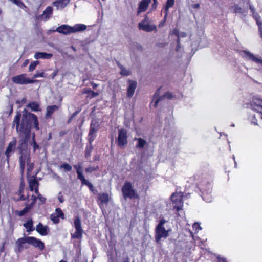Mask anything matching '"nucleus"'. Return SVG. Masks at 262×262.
<instances>
[{
	"label": "nucleus",
	"instance_id": "cd10ccee",
	"mask_svg": "<svg viewBox=\"0 0 262 262\" xmlns=\"http://www.w3.org/2000/svg\"><path fill=\"white\" fill-rule=\"evenodd\" d=\"M230 10L234 13H242V9L238 5H234L231 8Z\"/></svg>",
	"mask_w": 262,
	"mask_h": 262
},
{
	"label": "nucleus",
	"instance_id": "dca6fc26",
	"mask_svg": "<svg viewBox=\"0 0 262 262\" xmlns=\"http://www.w3.org/2000/svg\"><path fill=\"white\" fill-rule=\"evenodd\" d=\"M98 129V125L97 123L93 121L91 125L90 130L89 132V140L92 141L95 136V134Z\"/></svg>",
	"mask_w": 262,
	"mask_h": 262
},
{
	"label": "nucleus",
	"instance_id": "39448f33",
	"mask_svg": "<svg viewBox=\"0 0 262 262\" xmlns=\"http://www.w3.org/2000/svg\"><path fill=\"white\" fill-rule=\"evenodd\" d=\"M139 29L145 32L157 31V26L150 23V21L147 15L144 19L138 24Z\"/></svg>",
	"mask_w": 262,
	"mask_h": 262
},
{
	"label": "nucleus",
	"instance_id": "b1692460",
	"mask_svg": "<svg viewBox=\"0 0 262 262\" xmlns=\"http://www.w3.org/2000/svg\"><path fill=\"white\" fill-rule=\"evenodd\" d=\"M83 93L87 94L88 95V97H89L90 98L96 97L99 95V93L94 92L90 89L83 90Z\"/></svg>",
	"mask_w": 262,
	"mask_h": 262
},
{
	"label": "nucleus",
	"instance_id": "e433bc0d",
	"mask_svg": "<svg viewBox=\"0 0 262 262\" xmlns=\"http://www.w3.org/2000/svg\"><path fill=\"white\" fill-rule=\"evenodd\" d=\"M33 77H34V78L45 77L46 74L43 72H36Z\"/></svg>",
	"mask_w": 262,
	"mask_h": 262
},
{
	"label": "nucleus",
	"instance_id": "412c9836",
	"mask_svg": "<svg viewBox=\"0 0 262 262\" xmlns=\"http://www.w3.org/2000/svg\"><path fill=\"white\" fill-rule=\"evenodd\" d=\"M29 187L31 191L35 190L36 194L38 193V182L34 179H32L29 180Z\"/></svg>",
	"mask_w": 262,
	"mask_h": 262
},
{
	"label": "nucleus",
	"instance_id": "bb28decb",
	"mask_svg": "<svg viewBox=\"0 0 262 262\" xmlns=\"http://www.w3.org/2000/svg\"><path fill=\"white\" fill-rule=\"evenodd\" d=\"M24 226L26 228L27 232H30L34 230L32 220L28 221L24 224Z\"/></svg>",
	"mask_w": 262,
	"mask_h": 262
},
{
	"label": "nucleus",
	"instance_id": "f257e3e1",
	"mask_svg": "<svg viewBox=\"0 0 262 262\" xmlns=\"http://www.w3.org/2000/svg\"><path fill=\"white\" fill-rule=\"evenodd\" d=\"M21 114L17 113L13 122V126L16 125V130L19 135H24L25 140L28 137L30 132V125L33 124L36 130H39L38 122L37 117L33 114L28 113L23 116L22 122L19 126Z\"/></svg>",
	"mask_w": 262,
	"mask_h": 262
},
{
	"label": "nucleus",
	"instance_id": "e2e57ef3",
	"mask_svg": "<svg viewBox=\"0 0 262 262\" xmlns=\"http://www.w3.org/2000/svg\"><path fill=\"white\" fill-rule=\"evenodd\" d=\"M203 199L205 200V196H203Z\"/></svg>",
	"mask_w": 262,
	"mask_h": 262
},
{
	"label": "nucleus",
	"instance_id": "13d9d810",
	"mask_svg": "<svg viewBox=\"0 0 262 262\" xmlns=\"http://www.w3.org/2000/svg\"><path fill=\"white\" fill-rule=\"evenodd\" d=\"M19 199H20V200H25V196H24V195H20V198H19Z\"/></svg>",
	"mask_w": 262,
	"mask_h": 262
},
{
	"label": "nucleus",
	"instance_id": "a19ab883",
	"mask_svg": "<svg viewBox=\"0 0 262 262\" xmlns=\"http://www.w3.org/2000/svg\"><path fill=\"white\" fill-rule=\"evenodd\" d=\"M33 167H34V165L33 163H28L27 164V171H28V173H29V172H30L31 171V170L33 169Z\"/></svg>",
	"mask_w": 262,
	"mask_h": 262
},
{
	"label": "nucleus",
	"instance_id": "de8ad7c7",
	"mask_svg": "<svg viewBox=\"0 0 262 262\" xmlns=\"http://www.w3.org/2000/svg\"><path fill=\"white\" fill-rule=\"evenodd\" d=\"M95 169L92 167H88L86 168L85 171L87 172H91L92 171H94Z\"/></svg>",
	"mask_w": 262,
	"mask_h": 262
},
{
	"label": "nucleus",
	"instance_id": "f704fd0d",
	"mask_svg": "<svg viewBox=\"0 0 262 262\" xmlns=\"http://www.w3.org/2000/svg\"><path fill=\"white\" fill-rule=\"evenodd\" d=\"M146 144V141L141 139V138H139L138 139V144H137V146L140 147V148H142Z\"/></svg>",
	"mask_w": 262,
	"mask_h": 262
},
{
	"label": "nucleus",
	"instance_id": "c85d7f7f",
	"mask_svg": "<svg viewBox=\"0 0 262 262\" xmlns=\"http://www.w3.org/2000/svg\"><path fill=\"white\" fill-rule=\"evenodd\" d=\"M99 198L100 200L102 203H107L109 201V200H110V196H109L108 194H105V193L100 194L99 195Z\"/></svg>",
	"mask_w": 262,
	"mask_h": 262
},
{
	"label": "nucleus",
	"instance_id": "69168bd1",
	"mask_svg": "<svg viewBox=\"0 0 262 262\" xmlns=\"http://www.w3.org/2000/svg\"><path fill=\"white\" fill-rule=\"evenodd\" d=\"M203 199L205 200V196H203Z\"/></svg>",
	"mask_w": 262,
	"mask_h": 262
},
{
	"label": "nucleus",
	"instance_id": "7ed1b4c3",
	"mask_svg": "<svg viewBox=\"0 0 262 262\" xmlns=\"http://www.w3.org/2000/svg\"><path fill=\"white\" fill-rule=\"evenodd\" d=\"M122 193L125 198L138 199L139 195L135 190L133 188L130 182L125 183L122 188Z\"/></svg>",
	"mask_w": 262,
	"mask_h": 262
},
{
	"label": "nucleus",
	"instance_id": "6ab92c4d",
	"mask_svg": "<svg viewBox=\"0 0 262 262\" xmlns=\"http://www.w3.org/2000/svg\"><path fill=\"white\" fill-rule=\"evenodd\" d=\"M36 230L41 235H46L48 234V228L46 226H43L39 223L36 228Z\"/></svg>",
	"mask_w": 262,
	"mask_h": 262
},
{
	"label": "nucleus",
	"instance_id": "c9c22d12",
	"mask_svg": "<svg viewBox=\"0 0 262 262\" xmlns=\"http://www.w3.org/2000/svg\"><path fill=\"white\" fill-rule=\"evenodd\" d=\"M66 171H71L72 170V166L68 163H64L61 166Z\"/></svg>",
	"mask_w": 262,
	"mask_h": 262
},
{
	"label": "nucleus",
	"instance_id": "8fccbe9b",
	"mask_svg": "<svg viewBox=\"0 0 262 262\" xmlns=\"http://www.w3.org/2000/svg\"><path fill=\"white\" fill-rule=\"evenodd\" d=\"M58 73L57 70H55L52 74V79H54V78L57 75Z\"/></svg>",
	"mask_w": 262,
	"mask_h": 262
},
{
	"label": "nucleus",
	"instance_id": "864d4df0",
	"mask_svg": "<svg viewBox=\"0 0 262 262\" xmlns=\"http://www.w3.org/2000/svg\"><path fill=\"white\" fill-rule=\"evenodd\" d=\"M164 23H165V21H161V22H160V23H159V24L158 26H159V27H162V26L164 25Z\"/></svg>",
	"mask_w": 262,
	"mask_h": 262
},
{
	"label": "nucleus",
	"instance_id": "4d7b16f0",
	"mask_svg": "<svg viewBox=\"0 0 262 262\" xmlns=\"http://www.w3.org/2000/svg\"><path fill=\"white\" fill-rule=\"evenodd\" d=\"M220 262H227L226 260L224 258H220L219 259Z\"/></svg>",
	"mask_w": 262,
	"mask_h": 262
},
{
	"label": "nucleus",
	"instance_id": "0eeeda50",
	"mask_svg": "<svg viewBox=\"0 0 262 262\" xmlns=\"http://www.w3.org/2000/svg\"><path fill=\"white\" fill-rule=\"evenodd\" d=\"M74 227L76 231L72 234V237L74 238H80L82 234V230L81 227V222L79 217H77L74 221Z\"/></svg>",
	"mask_w": 262,
	"mask_h": 262
},
{
	"label": "nucleus",
	"instance_id": "ea45409f",
	"mask_svg": "<svg viewBox=\"0 0 262 262\" xmlns=\"http://www.w3.org/2000/svg\"><path fill=\"white\" fill-rule=\"evenodd\" d=\"M160 101V99L159 98H157L155 100H154L151 103V107H153L154 108H156L158 104V103Z\"/></svg>",
	"mask_w": 262,
	"mask_h": 262
},
{
	"label": "nucleus",
	"instance_id": "a18cd8bd",
	"mask_svg": "<svg viewBox=\"0 0 262 262\" xmlns=\"http://www.w3.org/2000/svg\"><path fill=\"white\" fill-rule=\"evenodd\" d=\"M20 167L21 169L22 170H24V166H25V162H23V157L21 156L20 159Z\"/></svg>",
	"mask_w": 262,
	"mask_h": 262
},
{
	"label": "nucleus",
	"instance_id": "2f4dec72",
	"mask_svg": "<svg viewBox=\"0 0 262 262\" xmlns=\"http://www.w3.org/2000/svg\"><path fill=\"white\" fill-rule=\"evenodd\" d=\"M74 168L76 169L78 174V178L82 176V168L81 164H77L74 166Z\"/></svg>",
	"mask_w": 262,
	"mask_h": 262
},
{
	"label": "nucleus",
	"instance_id": "7c9ffc66",
	"mask_svg": "<svg viewBox=\"0 0 262 262\" xmlns=\"http://www.w3.org/2000/svg\"><path fill=\"white\" fill-rule=\"evenodd\" d=\"M120 73L122 75L128 76V75H130L131 72L129 70L125 69V68H124L122 66H120Z\"/></svg>",
	"mask_w": 262,
	"mask_h": 262
},
{
	"label": "nucleus",
	"instance_id": "5fc2aeb1",
	"mask_svg": "<svg viewBox=\"0 0 262 262\" xmlns=\"http://www.w3.org/2000/svg\"><path fill=\"white\" fill-rule=\"evenodd\" d=\"M165 96L166 97H168V98H170L171 97V94L170 93H167L166 95H165Z\"/></svg>",
	"mask_w": 262,
	"mask_h": 262
},
{
	"label": "nucleus",
	"instance_id": "2eb2a0df",
	"mask_svg": "<svg viewBox=\"0 0 262 262\" xmlns=\"http://www.w3.org/2000/svg\"><path fill=\"white\" fill-rule=\"evenodd\" d=\"M151 0H142L139 4V7L137 11L138 14L144 12L147 8Z\"/></svg>",
	"mask_w": 262,
	"mask_h": 262
},
{
	"label": "nucleus",
	"instance_id": "72a5a7b5",
	"mask_svg": "<svg viewBox=\"0 0 262 262\" xmlns=\"http://www.w3.org/2000/svg\"><path fill=\"white\" fill-rule=\"evenodd\" d=\"M38 64H39V61H35L32 62L29 67V71L30 72L33 71L35 69L37 65H38Z\"/></svg>",
	"mask_w": 262,
	"mask_h": 262
},
{
	"label": "nucleus",
	"instance_id": "ddd939ff",
	"mask_svg": "<svg viewBox=\"0 0 262 262\" xmlns=\"http://www.w3.org/2000/svg\"><path fill=\"white\" fill-rule=\"evenodd\" d=\"M59 217L63 219L64 215L62 210L58 208L56 209L55 213L51 215V220L54 223H57L59 221Z\"/></svg>",
	"mask_w": 262,
	"mask_h": 262
},
{
	"label": "nucleus",
	"instance_id": "423d86ee",
	"mask_svg": "<svg viewBox=\"0 0 262 262\" xmlns=\"http://www.w3.org/2000/svg\"><path fill=\"white\" fill-rule=\"evenodd\" d=\"M12 80L14 83L18 84H27L33 83L35 82L34 80L27 78L26 74H22L12 77Z\"/></svg>",
	"mask_w": 262,
	"mask_h": 262
},
{
	"label": "nucleus",
	"instance_id": "4be33fe9",
	"mask_svg": "<svg viewBox=\"0 0 262 262\" xmlns=\"http://www.w3.org/2000/svg\"><path fill=\"white\" fill-rule=\"evenodd\" d=\"M53 8L51 7H48L43 11L42 15V19L44 20H47L52 14Z\"/></svg>",
	"mask_w": 262,
	"mask_h": 262
},
{
	"label": "nucleus",
	"instance_id": "5701e85b",
	"mask_svg": "<svg viewBox=\"0 0 262 262\" xmlns=\"http://www.w3.org/2000/svg\"><path fill=\"white\" fill-rule=\"evenodd\" d=\"M16 141L14 139L11 142H10L9 144V145L6 150V155L7 157L10 156V154L14 150L15 148Z\"/></svg>",
	"mask_w": 262,
	"mask_h": 262
},
{
	"label": "nucleus",
	"instance_id": "9d476101",
	"mask_svg": "<svg viewBox=\"0 0 262 262\" xmlns=\"http://www.w3.org/2000/svg\"><path fill=\"white\" fill-rule=\"evenodd\" d=\"M28 244L32 245L34 247L37 248L39 250H43L44 249V244L40 240L34 237H30V238L28 239Z\"/></svg>",
	"mask_w": 262,
	"mask_h": 262
},
{
	"label": "nucleus",
	"instance_id": "052dcab7",
	"mask_svg": "<svg viewBox=\"0 0 262 262\" xmlns=\"http://www.w3.org/2000/svg\"><path fill=\"white\" fill-rule=\"evenodd\" d=\"M93 88H96L97 86V85L96 84H95V83H93Z\"/></svg>",
	"mask_w": 262,
	"mask_h": 262
},
{
	"label": "nucleus",
	"instance_id": "473e14b6",
	"mask_svg": "<svg viewBox=\"0 0 262 262\" xmlns=\"http://www.w3.org/2000/svg\"><path fill=\"white\" fill-rule=\"evenodd\" d=\"M29 106L34 111H40L39 104L37 103H31L29 104Z\"/></svg>",
	"mask_w": 262,
	"mask_h": 262
},
{
	"label": "nucleus",
	"instance_id": "c03bdc74",
	"mask_svg": "<svg viewBox=\"0 0 262 262\" xmlns=\"http://www.w3.org/2000/svg\"><path fill=\"white\" fill-rule=\"evenodd\" d=\"M33 146L34 148V150H35L36 149L38 148V146L37 143L34 141V135L33 136Z\"/></svg>",
	"mask_w": 262,
	"mask_h": 262
},
{
	"label": "nucleus",
	"instance_id": "0e129e2a",
	"mask_svg": "<svg viewBox=\"0 0 262 262\" xmlns=\"http://www.w3.org/2000/svg\"><path fill=\"white\" fill-rule=\"evenodd\" d=\"M203 199L205 200V196H203Z\"/></svg>",
	"mask_w": 262,
	"mask_h": 262
},
{
	"label": "nucleus",
	"instance_id": "f03ea898",
	"mask_svg": "<svg viewBox=\"0 0 262 262\" xmlns=\"http://www.w3.org/2000/svg\"><path fill=\"white\" fill-rule=\"evenodd\" d=\"M167 221L165 219L160 220L158 225L156 228L155 240L157 243H159L162 238H166L169 236V233L171 231L170 228L166 229L164 225L167 223Z\"/></svg>",
	"mask_w": 262,
	"mask_h": 262
},
{
	"label": "nucleus",
	"instance_id": "393cba45",
	"mask_svg": "<svg viewBox=\"0 0 262 262\" xmlns=\"http://www.w3.org/2000/svg\"><path fill=\"white\" fill-rule=\"evenodd\" d=\"M58 107L57 105H54L52 106H49L47 108V116H50L52 113L58 110Z\"/></svg>",
	"mask_w": 262,
	"mask_h": 262
},
{
	"label": "nucleus",
	"instance_id": "1a4fd4ad",
	"mask_svg": "<svg viewBox=\"0 0 262 262\" xmlns=\"http://www.w3.org/2000/svg\"><path fill=\"white\" fill-rule=\"evenodd\" d=\"M127 132L123 129L119 130L118 137V144L119 146L124 147L127 144Z\"/></svg>",
	"mask_w": 262,
	"mask_h": 262
},
{
	"label": "nucleus",
	"instance_id": "f8f14e48",
	"mask_svg": "<svg viewBox=\"0 0 262 262\" xmlns=\"http://www.w3.org/2000/svg\"><path fill=\"white\" fill-rule=\"evenodd\" d=\"M137 87V82L134 80H128L127 89V96L128 97H132L134 94Z\"/></svg>",
	"mask_w": 262,
	"mask_h": 262
},
{
	"label": "nucleus",
	"instance_id": "58836bf2",
	"mask_svg": "<svg viewBox=\"0 0 262 262\" xmlns=\"http://www.w3.org/2000/svg\"><path fill=\"white\" fill-rule=\"evenodd\" d=\"M78 179L81 181L82 184L83 185L88 186L90 183V182L84 178L83 176L79 177Z\"/></svg>",
	"mask_w": 262,
	"mask_h": 262
},
{
	"label": "nucleus",
	"instance_id": "79ce46f5",
	"mask_svg": "<svg viewBox=\"0 0 262 262\" xmlns=\"http://www.w3.org/2000/svg\"><path fill=\"white\" fill-rule=\"evenodd\" d=\"M37 198L40 201L41 203H44L46 201V198L40 194H38Z\"/></svg>",
	"mask_w": 262,
	"mask_h": 262
},
{
	"label": "nucleus",
	"instance_id": "4c0bfd02",
	"mask_svg": "<svg viewBox=\"0 0 262 262\" xmlns=\"http://www.w3.org/2000/svg\"><path fill=\"white\" fill-rule=\"evenodd\" d=\"M193 228L196 232H199L200 230L202 229V228L201 227L200 224L198 223H195L193 225Z\"/></svg>",
	"mask_w": 262,
	"mask_h": 262
},
{
	"label": "nucleus",
	"instance_id": "aec40b11",
	"mask_svg": "<svg viewBox=\"0 0 262 262\" xmlns=\"http://www.w3.org/2000/svg\"><path fill=\"white\" fill-rule=\"evenodd\" d=\"M87 26L84 24H76L73 26H72V33H76L77 32H81L84 31L86 29Z\"/></svg>",
	"mask_w": 262,
	"mask_h": 262
},
{
	"label": "nucleus",
	"instance_id": "6e6552de",
	"mask_svg": "<svg viewBox=\"0 0 262 262\" xmlns=\"http://www.w3.org/2000/svg\"><path fill=\"white\" fill-rule=\"evenodd\" d=\"M242 55L246 59L254 62L262 67V59L260 58L255 56L254 55L246 51H243Z\"/></svg>",
	"mask_w": 262,
	"mask_h": 262
},
{
	"label": "nucleus",
	"instance_id": "c756f323",
	"mask_svg": "<svg viewBox=\"0 0 262 262\" xmlns=\"http://www.w3.org/2000/svg\"><path fill=\"white\" fill-rule=\"evenodd\" d=\"M30 238V237H27L24 238H21L18 239L17 242L16 244L19 247H21V245L25 243L28 244V239Z\"/></svg>",
	"mask_w": 262,
	"mask_h": 262
},
{
	"label": "nucleus",
	"instance_id": "3c124183",
	"mask_svg": "<svg viewBox=\"0 0 262 262\" xmlns=\"http://www.w3.org/2000/svg\"><path fill=\"white\" fill-rule=\"evenodd\" d=\"M24 184H23V183H21L20 187V189H19L20 193H21L23 192V191L24 190Z\"/></svg>",
	"mask_w": 262,
	"mask_h": 262
},
{
	"label": "nucleus",
	"instance_id": "9b49d317",
	"mask_svg": "<svg viewBox=\"0 0 262 262\" xmlns=\"http://www.w3.org/2000/svg\"><path fill=\"white\" fill-rule=\"evenodd\" d=\"M54 31H57L59 33L63 34L65 35L73 33L72 26L68 25H62L57 28L56 30H54Z\"/></svg>",
	"mask_w": 262,
	"mask_h": 262
},
{
	"label": "nucleus",
	"instance_id": "680f3d73",
	"mask_svg": "<svg viewBox=\"0 0 262 262\" xmlns=\"http://www.w3.org/2000/svg\"><path fill=\"white\" fill-rule=\"evenodd\" d=\"M250 8H251V10L253 11V8H252L251 7Z\"/></svg>",
	"mask_w": 262,
	"mask_h": 262
},
{
	"label": "nucleus",
	"instance_id": "20e7f679",
	"mask_svg": "<svg viewBox=\"0 0 262 262\" xmlns=\"http://www.w3.org/2000/svg\"><path fill=\"white\" fill-rule=\"evenodd\" d=\"M171 205L173 209L178 212L182 210L183 206L182 194L180 192H175L171 195Z\"/></svg>",
	"mask_w": 262,
	"mask_h": 262
},
{
	"label": "nucleus",
	"instance_id": "6e6d98bb",
	"mask_svg": "<svg viewBox=\"0 0 262 262\" xmlns=\"http://www.w3.org/2000/svg\"><path fill=\"white\" fill-rule=\"evenodd\" d=\"M200 7V5L199 4H196L194 5L193 8H198Z\"/></svg>",
	"mask_w": 262,
	"mask_h": 262
},
{
	"label": "nucleus",
	"instance_id": "a878e982",
	"mask_svg": "<svg viewBox=\"0 0 262 262\" xmlns=\"http://www.w3.org/2000/svg\"><path fill=\"white\" fill-rule=\"evenodd\" d=\"M174 0H167L166 4L165 7V10L166 12L165 17H166L168 14L169 8L171 7L174 5Z\"/></svg>",
	"mask_w": 262,
	"mask_h": 262
},
{
	"label": "nucleus",
	"instance_id": "49530a36",
	"mask_svg": "<svg viewBox=\"0 0 262 262\" xmlns=\"http://www.w3.org/2000/svg\"><path fill=\"white\" fill-rule=\"evenodd\" d=\"M58 199L60 203H63L64 201V198H63V196L60 194V193L59 194V195L58 196Z\"/></svg>",
	"mask_w": 262,
	"mask_h": 262
},
{
	"label": "nucleus",
	"instance_id": "09e8293b",
	"mask_svg": "<svg viewBox=\"0 0 262 262\" xmlns=\"http://www.w3.org/2000/svg\"><path fill=\"white\" fill-rule=\"evenodd\" d=\"M29 59L25 60L23 64V67H25L27 66L28 65V64L29 63Z\"/></svg>",
	"mask_w": 262,
	"mask_h": 262
},
{
	"label": "nucleus",
	"instance_id": "bf43d9fd",
	"mask_svg": "<svg viewBox=\"0 0 262 262\" xmlns=\"http://www.w3.org/2000/svg\"><path fill=\"white\" fill-rule=\"evenodd\" d=\"M32 198H33V201L32 202V204H34L35 203V196H32Z\"/></svg>",
	"mask_w": 262,
	"mask_h": 262
},
{
	"label": "nucleus",
	"instance_id": "a211bd4d",
	"mask_svg": "<svg viewBox=\"0 0 262 262\" xmlns=\"http://www.w3.org/2000/svg\"><path fill=\"white\" fill-rule=\"evenodd\" d=\"M52 54L50 53H47L45 52H36L34 54V58L36 59H50L52 57Z\"/></svg>",
	"mask_w": 262,
	"mask_h": 262
},
{
	"label": "nucleus",
	"instance_id": "4468645a",
	"mask_svg": "<svg viewBox=\"0 0 262 262\" xmlns=\"http://www.w3.org/2000/svg\"><path fill=\"white\" fill-rule=\"evenodd\" d=\"M253 109L259 113V115L262 118V100L259 99L255 100L252 104Z\"/></svg>",
	"mask_w": 262,
	"mask_h": 262
},
{
	"label": "nucleus",
	"instance_id": "603ef678",
	"mask_svg": "<svg viewBox=\"0 0 262 262\" xmlns=\"http://www.w3.org/2000/svg\"><path fill=\"white\" fill-rule=\"evenodd\" d=\"M88 186L89 187V188L92 191L93 190V186L92 185V184L90 183L88 185Z\"/></svg>",
	"mask_w": 262,
	"mask_h": 262
},
{
	"label": "nucleus",
	"instance_id": "f3484780",
	"mask_svg": "<svg viewBox=\"0 0 262 262\" xmlns=\"http://www.w3.org/2000/svg\"><path fill=\"white\" fill-rule=\"evenodd\" d=\"M70 0H56L53 3V5L57 9H63L70 3Z\"/></svg>",
	"mask_w": 262,
	"mask_h": 262
},
{
	"label": "nucleus",
	"instance_id": "338daca9",
	"mask_svg": "<svg viewBox=\"0 0 262 262\" xmlns=\"http://www.w3.org/2000/svg\"><path fill=\"white\" fill-rule=\"evenodd\" d=\"M154 1H155V2L156 3V0H154Z\"/></svg>",
	"mask_w": 262,
	"mask_h": 262
},
{
	"label": "nucleus",
	"instance_id": "37998d69",
	"mask_svg": "<svg viewBox=\"0 0 262 262\" xmlns=\"http://www.w3.org/2000/svg\"><path fill=\"white\" fill-rule=\"evenodd\" d=\"M30 207H25L22 211H21L19 213V215H23L25 214V213H26L29 209H30Z\"/></svg>",
	"mask_w": 262,
	"mask_h": 262
}]
</instances>
